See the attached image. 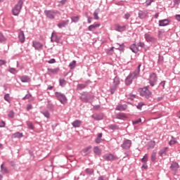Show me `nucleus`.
Here are the masks:
<instances>
[{"instance_id":"1","label":"nucleus","mask_w":180,"mask_h":180,"mask_svg":"<svg viewBox=\"0 0 180 180\" xmlns=\"http://www.w3.org/2000/svg\"><path fill=\"white\" fill-rule=\"evenodd\" d=\"M141 68V64H139L134 72L130 73L125 79V84L129 86L133 84V79H136L140 75V68Z\"/></svg>"},{"instance_id":"2","label":"nucleus","mask_w":180,"mask_h":180,"mask_svg":"<svg viewBox=\"0 0 180 180\" xmlns=\"http://www.w3.org/2000/svg\"><path fill=\"white\" fill-rule=\"evenodd\" d=\"M25 0H19L18 3L14 6L12 9V14L14 16H19L20 11H22V8L23 7V4Z\"/></svg>"},{"instance_id":"3","label":"nucleus","mask_w":180,"mask_h":180,"mask_svg":"<svg viewBox=\"0 0 180 180\" xmlns=\"http://www.w3.org/2000/svg\"><path fill=\"white\" fill-rule=\"evenodd\" d=\"M139 93L141 96H144L146 99H150V98L153 97V93L148 89V86L140 89Z\"/></svg>"},{"instance_id":"4","label":"nucleus","mask_w":180,"mask_h":180,"mask_svg":"<svg viewBox=\"0 0 180 180\" xmlns=\"http://www.w3.org/2000/svg\"><path fill=\"white\" fill-rule=\"evenodd\" d=\"M81 95L82 96H80V99L82 102L89 103L94 99V96L89 94V93L86 91L82 92Z\"/></svg>"},{"instance_id":"5","label":"nucleus","mask_w":180,"mask_h":180,"mask_svg":"<svg viewBox=\"0 0 180 180\" xmlns=\"http://www.w3.org/2000/svg\"><path fill=\"white\" fill-rule=\"evenodd\" d=\"M55 96L58 98V100L59 101V102H60V103H62V105H65V103H67L68 101V99H67V96H65V94L61 92L56 91L55 93Z\"/></svg>"},{"instance_id":"6","label":"nucleus","mask_w":180,"mask_h":180,"mask_svg":"<svg viewBox=\"0 0 180 180\" xmlns=\"http://www.w3.org/2000/svg\"><path fill=\"white\" fill-rule=\"evenodd\" d=\"M58 13V11L57 10H45L44 14L49 19H55L56 15Z\"/></svg>"},{"instance_id":"7","label":"nucleus","mask_w":180,"mask_h":180,"mask_svg":"<svg viewBox=\"0 0 180 180\" xmlns=\"http://www.w3.org/2000/svg\"><path fill=\"white\" fill-rule=\"evenodd\" d=\"M131 140L130 139H125L124 140L122 144L121 145L122 148L124 150H129L131 147Z\"/></svg>"},{"instance_id":"8","label":"nucleus","mask_w":180,"mask_h":180,"mask_svg":"<svg viewBox=\"0 0 180 180\" xmlns=\"http://www.w3.org/2000/svg\"><path fill=\"white\" fill-rule=\"evenodd\" d=\"M43 46L44 45L41 42L37 41H32V47H34L35 50L41 51V50H43Z\"/></svg>"},{"instance_id":"9","label":"nucleus","mask_w":180,"mask_h":180,"mask_svg":"<svg viewBox=\"0 0 180 180\" xmlns=\"http://www.w3.org/2000/svg\"><path fill=\"white\" fill-rule=\"evenodd\" d=\"M149 82L151 86H154V85H155V82H157V75L155 73H152L150 75Z\"/></svg>"},{"instance_id":"10","label":"nucleus","mask_w":180,"mask_h":180,"mask_svg":"<svg viewBox=\"0 0 180 180\" xmlns=\"http://www.w3.org/2000/svg\"><path fill=\"white\" fill-rule=\"evenodd\" d=\"M103 158L105 160V161H115V160H116V157L112 153H108L104 155L103 156Z\"/></svg>"},{"instance_id":"11","label":"nucleus","mask_w":180,"mask_h":180,"mask_svg":"<svg viewBox=\"0 0 180 180\" xmlns=\"http://www.w3.org/2000/svg\"><path fill=\"white\" fill-rule=\"evenodd\" d=\"M144 38L148 43H154L155 41V38L148 33L144 34Z\"/></svg>"},{"instance_id":"12","label":"nucleus","mask_w":180,"mask_h":180,"mask_svg":"<svg viewBox=\"0 0 180 180\" xmlns=\"http://www.w3.org/2000/svg\"><path fill=\"white\" fill-rule=\"evenodd\" d=\"M68 23H70V20H63L59 22L57 26L59 29H63V27H67V26H68Z\"/></svg>"},{"instance_id":"13","label":"nucleus","mask_w":180,"mask_h":180,"mask_svg":"<svg viewBox=\"0 0 180 180\" xmlns=\"http://www.w3.org/2000/svg\"><path fill=\"white\" fill-rule=\"evenodd\" d=\"M147 16H148V13L147 11H140L138 13V18H139V19H146Z\"/></svg>"},{"instance_id":"14","label":"nucleus","mask_w":180,"mask_h":180,"mask_svg":"<svg viewBox=\"0 0 180 180\" xmlns=\"http://www.w3.org/2000/svg\"><path fill=\"white\" fill-rule=\"evenodd\" d=\"M127 109V105L126 104H120L116 106L115 110H119L120 112H122L124 110H126Z\"/></svg>"},{"instance_id":"15","label":"nucleus","mask_w":180,"mask_h":180,"mask_svg":"<svg viewBox=\"0 0 180 180\" xmlns=\"http://www.w3.org/2000/svg\"><path fill=\"white\" fill-rule=\"evenodd\" d=\"M126 29H127L126 25L120 26V25H116L115 28L116 32H124Z\"/></svg>"},{"instance_id":"16","label":"nucleus","mask_w":180,"mask_h":180,"mask_svg":"<svg viewBox=\"0 0 180 180\" xmlns=\"http://www.w3.org/2000/svg\"><path fill=\"white\" fill-rule=\"evenodd\" d=\"M169 25V19H165V20H159V26H168Z\"/></svg>"},{"instance_id":"17","label":"nucleus","mask_w":180,"mask_h":180,"mask_svg":"<svg viewBox=\"0 0 180 180\" xmlns=\"http://www.w3.org/2000/svg\"><path fill=\"white\" fill-rule=\"evenodd\" d=\"M18 39L20 43H23L25 41V32L23 31H20L18 33Z\"/></svg>"},{"instance_id":"18","label":"nucleus","mask_w":180,"mask_h":180,"mask_svg":"<svg viewBox=\"0 0 180 180\" xmlns=\"http://www.w3.org/2000/svg\"><path fill=\"white\" fill-rule=\"evenodd\" d=\"M116 119H119L120 120H124L127 117L123 112H119L115 115Z\"/></svg>"},{"instance_id":"19","label":"nucleus","mask_w":180,"mask_h":180,"mask_svg":"<svg viewBox=\"0 0 180 180\" xmlns=\"http://www.w3.org/2000/svg\"><path fill=\"white\" fill-rule=\"evenodd\" d=\"M167 152H168V147H165L159 151V155L160 157H164L167 155Z\"/></svg>"},{"instance_id":"20","label":"nucleus","mask_w":180,"mask_h":180,"mask_svg":"<svg viewBox=\"0 0 180 180\" xmlns=\"http://www.w3.org/2000/svg\"><path fill=\"white\" fill-rule=\"evenodd\" d=\"M178 168H179L178 162H174L171 164L170 169H172V171H178Z\"/></svg>"},{"instance_id":"21","label":"nucleus","mask_w":180,"mask_h":180,"mask_svg":"<svg viewBox=\"0 0 180 180\" xmlns=\"http://www.w3.org/2000/svg\"><path fill=\"white\" fill-rule=\"evenodd\" d=\"M81 124H82V122L79 120H76L72 123V126L75 128L81 127Z\"/></svg>"},{"instance_id":"22","label":"nucleus","mask_w":180,"mask_h":180,"mask_svg":"<svg viewBox=\"0 0 180 180\" xmlns=\"http://www.w3.org/2000/svg\"><path fill=\"white\" fill-rule=\"evenodd\" d=\"M91 117L94 119V120H102L103 115L102 114H94L91 115Z\"/></svg>"},{"instance_id":"23","label":"nucleus","mask_w":180,"mask_h":180,"mask_svg":"<svg viewBox=\"0 0 180 180\" xmlns=\"http://www.w3.org/2000/svg\"><path fill=\"white\" fill-rule=\"evenodd\" d=\"M58 71H60V69L58 68H48V72L49 74L56 75L58 73Z\"/></svg>"},{"instance_id":"24","label":"nucleus","mask_w":180,"mask_h":180,"mask_svg":"<svg viewBox=\"0 0 180 180\" xmlns=\"http://www.w3.org/2000/svg\"><path fill=\"white\" fill-rule=\"evenodd\" d=\"M91 148H92V146H89L87 148H84L82 150V154L83 155H88V154H89L91 152L89 151V150H91Z\"/></svg>"},{"instance_id":"25","label":"nucleus","mask_w":180,"mask_h":180,"mask_svg":"<svg viewBox=\"0 0 180 180\" xmlns=\"http://www.w3.org/2000/svg\"><path fill=\"white\" fill-rule=\"evenodd\" d=\"M51 41L52 43L54 41H56V42L58 41V36H57V34L52 32L51 37Z\"/></svg>"},{"instance_id":"26","label":"nucleus","mask_w":180,"mask_h":180,"mask_svg":"<svg viewBox=\"0 0 180 180\" xmlns=\"http://www.w3.org/2000/svg\"><path fill=\"white\" fill-rule=\"evenodd\" d=\"M99 26H101V24H99V23H97L96 25H91L89 26L88 30H89L90 32H94V30L97 29V27H99Z\"/></svg>"},{"instance_id":"27","label":"nucleus","mask_w":180,"mask_h":180,"mask_svg":"<svg viewBox=\"0 0 180 180\" xmlns=\"http://www.w3.org/2000/svg\"><path fill=\"white\" fill-rule=\"evenodd\" d=\"M12 137L13 139H22V137H23V134L20 132H15L13 134Z\"/></svg>"},{"instance_id":"28","label":"nucleus","mask_w":180,"mask_h":180,"mask_svg":"<svg viewBox=\"0 0 180 180\" xmlns=\"http://www.w3.org/2000/svg\"><path fill=\"white\" fill-rule=\"evenodd\" d=\"M150 160L152 161V162H155V161L157 160V152L153 150L151 156H150Z\"/></svg>"},{"instance_id":"29","label":"nucleus","mask_w":180,"mask_h":180,"mask_svg":"<svg viewBox=\"0 0 180 180\" xmlns=\"http://www.w3.org/2000/svg\"><path fill=\"white\" fill-rule=\"evenodd\" d=\"M130 49L131 50V51L133 53H139V48H137V45L136 44H133L131 46H130Z\"/></svg>"},{"instance_id":"30","label":"nucleus","mask_w":180,"mask_h":180,"mask_svg":"<svg viewBox=\"0 0 180 180\" xmlns=\"http://www.w3.org/2000/svg\"><path fill=\"white\" fill-rule=\"evenodd\" d=\"M1 174H8L9 171L6 167L4 166V164L1 165Z\"/></svg>"},{"instance_id":"31","label":"nucleus","mask_w":180,"mask_h":180,"mask_svg":"<svg viewBox=\"0 0 180 180\" xmlns=\"http://www.w3.org/2000/svg\"><path fill=\"white\" fill-rule=\"evenodd\" d=\"M100 11H101V10L99 8H97L94 12V19L96 20H99V16L98 15H99Z\"/></svg>"},{"instance_id":"32","label":"nucleus","mask_w":180,"mask_h":180,"mask_svg":"<svg viewBox=\"0 0 180 180\" xmlns=\"http://www.w3.org/2000/svg\"><path fill=\"white\" fill-rule=\"evenodd\" d=\"M85 88H86V84H79L77 86V91H82V89H85Z\"/></svg>"},{"instance_id":"33","label":"nucleus","mask_w":180,"mask_h":180,"mask_svg":"<svg viewBox=\"0 0 180 180\" xmlns=\"http://www.w3.org/2000/svg\"><path fill=\"white\" fill-rule=\"evenodd\" d=\"M21 82H29L30 81V78L29 76L24 75L20 77Z\"/></svg>"},{"instance_id":"34","label":"nucleus","mask_w":180,"mask_h":180,"mask_svg":"<svg viewBox=\"0 0 180 180\" xmlns=\"http://www.w3.org/2000/svg\"><path fill=\"white\" fill-rule=\"evenodd\" d=\"M72 23H78L79 22V16H72L71 17Z\"/></svg>"},{"instance_id":"35","label":"nucleus","mask_w":180,"mask_h":180,"mask_svg":"<svg viewBox=\"0 0 180 180\" xmlns=\"http://www.w3.org/2000/svg\"><path fill=\"white\" fill-rule=\"evenodd\" d=\"M113 84L115 86H117V85H119V84H120V79L119 78V77L116 76L114 79H113Z\"/></svg>"},{"instance_id":"36","label":"nucleus","mask_w":180,"mask_h":180,"mask_svg":"<svg viewBox=\"0 0 180 180\" xmlns=\"http://www.w3.org/2000/svg\"><path fill=\"white\" fill-rule=\"evenodd\" d=\"M94 153L96 154V155H101V148H99V147L98 146H95L94 148Z\"/></svg>"},{"instance_id":"37","label":"nucleus","mask_w":180,"mask_h":180,"mask_svg":"<svg viewBox=\"0 0 180 180\" xmlns=\"http://www.w3.org/2000/svg\"><path fill=\"white\" fill-rule=\"evenodd\" d=\"M108 129H110V130H119V126L116 124H110L108 125Z\"/></svg>"},{"instance_id":"38","label":"nucleus","mask_w":180,"mask_h":180,"mask_svg":"<svg viewBox=\"0 0 180 180\" xmlns=\"http://www.w3.org/2000/svg\"><path fill=\"white\" fill-rule=\"evenodd\" d=\"M59 84L60 86L64 87L65 85H67V81H65L64 79H60Z\"/></svg>"},{"instance_id":"39","label":"nucleus","mask_w":180,"mask_h":180,"mask_svg":"<svg viewBox=\"0 0 180 180\" xmlns=\"http://www.w3.org/2000/svg\"><path fill=\"white\" fill-rule=\"evenodd\" d=\"M7 39L4 36V34L0 32V43H5Z\"/></svg>"},{"instance_id":"40","label":"nucleus","mask_w":180,"mask_h":180,"mask_svg":"<svg viewBox=\"0 0 180 180\" xmlns=\"http://www.w3.org/2000/svg\"><path fill=\"white\" fill-rule=\"evenodd\" d=\"M69 67H70V70H72L73 68H75V67H77V61L72 60V61L69 64Z\"/></svg>"},{"instance_id":"41","label":"nucleus","mask_w":180,"mask_h":180,"mask_svg":"<svg viewBox=\"0 0 180 180\" xmlns=\"http://www.w3.org/2000/svg\"><path fill=\"white\" fill-rule=\"evenodd\" d=\"M178 141H176V139L174 137L172 136V139L169 141V146H174V144H176Z\"/></svg>"},{"instance_id":"42","label":"nucleus","mask_w":180,"mask_h":180,"mask_svg":"<svg viewBox=\"0 0 180 180\" xmlns=\"http://www.w3.org/2000/svg\"><path fill=\"white\" fill-rule=\"evenodd\" d=\"M147 161H148V154H145L143 158L141 159V162L147 164Z\"/></svg>"},{"instance_id":"43","label":"nucleus","mask_w":180,"mask_h":180,"mask_svg":"<svg viewBox=\"0 0 180 180\" xmlns=\"http://www.w3.org/2000/svg\"><path fill=\"white\" fill-rule=\"evenodd\" d=\"M41 113L45 117H46V119H50V112H49V111L45 110L41 112Z\"/></svg>"},{"instance_id":"44","label":"nucleus","mask_w":180,"mask_h":180,"mask_svg":"<svg viewBox=\"0 0 180 180\" xmlns=\"http://www.w3.org/2000/svg\"><path fill=\"white\" fill-rule=\"evenodd\" d=\"M85 172L87 175H92V174H94V169L87 168L85 169Z\"/></svg>"},{"instance_id":"45","label":"nucleus","mask_w":180,"mask_h":180,"mask_svg":"<svg viewBox=\"0 0 180 180\" xmlns=\"http://www.w3.org/2000/svg\"><path fill=\"white\" fill-rule=\"evenodd\" d=\"M27 126L30 130H33L34 129V127L33 126V123H32V122H27Z\"/></svg>"},{"instance_id":"46","label":"nucleus","mask_w":180,"mask_h":180,"mask_svg":"<svg viewBox=\"0 0 180 180\" xmlns=\"http://www.w3.org/2000/svg\"><path fill=\"white\" fill-rule=\"evenodd\" d=\"M148 147L149 148H154V147H155V141H150Z\"/></svg>"},{"instance_id":"47","label":"nucleus","mask_w":180,"mask_h":180,"mask_svg":"<svg viewBox=\"0 0 180 180\" xmlns=\"http://www.w3.org/2000/svg\"><path fill=\"white\" fill-rule=\"evenodd\" d=\"M4 101H6V102H8V103H11V97L9 96V94H5Z\"/></svg>"},{"instance_id":"48","label":"nucleus","mask_w":180,"mask_h":180,"mask_svg":"<svg viewBox=\"0 0 180 180\" xmlns=\"http://www.w3.org/2000/svg\"><path fill=\"white\" fill-rule=\"evenodd\" d=\"M144 105H146L143 102H140L138 103V105H136L137 109H139V110H141V108H143L144 106Z\"/></svg>"},{"instance_id":"49","label":"nucleus","mask_w":180,"mask_h":180,"mask_svg":"<svg viewBox=\"0 0 180 180\" xmlns=\"http://www.w3.org/2000/svg\"><path fill=\"white\" fill-rule=\"evenodd\" d=\"M117 89V86H115L113 87L110 88V93L112 95H113V94H115V92H116V89Z\"/></svg>"},{"instance_id":"50","label":"nucleus","mask_w":180,"mask_h":180,"mask_svg":"<svg viewBox=\"0 0 180 180\" xmlns=\"http://www.w3.org/2000/svg\"><path fill=\"white\" fill-rule=\"evenodd\" d=\"M8 117H10V119H13L15 117V112L13 110L10 111L8 113Z\"/></svg>"},{"instance_id":"51","label":"nucleus","mask_w":180,"mask_h":180,"mask_svg":"<svg viewBox=\"0 0 180 180\" xmlns=\"http://www.w3.org/2000/svg\"><path fill=\"white\" fill-rule=\"evenodd\" d=\"M138 47H142V49H144V47H146V44H144V42H139L136 45Z\"/></svg>"},{"instance_id":"52","label":"nucleus","mask_w":180,"mask_h":180,"mask_svg":"<svg viewBox=\"0 0 180 180\" xmlns=\"http://www.w3.org/2000/svg\"><path fill=\"white\" fill-rule=\"evenodd\" d=\"M131 16V15L130 13H127L124 15V19H126V20H128V19H130Z\"/></svg>"},{"instance_id":"53","label":"nucleus","mask_w":180,"mask_h":180,"mask_svg":"<svg viewBox=\"0 0 180 180\" xmlns=\"http://www.w3.org/2000/svg\"><path fill=\"white\" fill-rule=\"evenodd\" d=\"M116 46H119V47L117 48V50H123V49H124V44H117Z\"/></svg>"},{"instance_id":"54","label":"nucleus","mask_w":180,"mask_h":180,"mask_svg":"<svg viewBox=\"0 0 180 180\" xmlns=\"http://www.w3.org/2000/svg\"><path fill=\"white\" fill-rule=\"evenodd\" d=\"M153 2H154V0H146V6H150V5H151V4H153Z\"/></svg>"},{"instance_id":"55","label":"nucleus","mask_w":180,"mask_h":180,"mask_svg":"<svg viewBox=\"0 0 180 180\" xmlns=\"http://www.w3.org/2000/svg\"><path fill=\"white\" fill-rule=\"evenodd\" d=\"M174 6H176V8H178L179 4H180V0H173Z\"/></svg>"},{"instance_id":"56","label":"nucleus","mask_w":180,"mask_h":180,"mask_svg":"<svg viewBox=\"0 0 180 180\" xmlns=\"http://www.w3.org/2000/svg\"><path fill=\"white\" fill-rule=\"evenodd\" d=\"M8 72H11V74H15L16 72V69L11 68L8 69Z\"/></svg>"},{"instance_id":"57","label":"nucleus","mask_w":180,"mask_h":180,"mask_svg":"<svg viewBox=\"0 0 180 180\" xmlns=\"http://www.w3.org/2000/svg\"><path fill=\"white\" fill-rule=\"evenodd\" d=\"M30 98H32V94H28L27 95H25V97L22 98L23 101H25V99H30Z\"/></svg>"},{"instance_id":"58","label":"nucleus","mask_w":180,"mask_h":180,"mask_svg":"<svg viewBox=\"0 0 180 180\" xmlns=\"http://www.w3.org/2000/svg\"><path fill=\"white\" fill-rule=\"evenodd\" d=\"M138 123H141V118H139V119H138V120H136L132 122V124H138Z\"/></svg>"},{"instance_id":"59","label":"nucleus","mask_w":180,"mask_h":180,"mask_svg":"<svg viewBox=\"0 0 180 180\" xmlns=\"http://www.w3.org/2000/svg\"><path fill=\"white\" fill-rule=\"evenodd\" d=\"M5 126H6V123L5 122V121H1L0 122V127H5Z\"/></svg>"},{"instance_id":"60","label":"nucleus","mask_w":180,"mask_h":180,"mask_svg":"<svg viewBox=\"0 0 180 180\" xmlns=\"http://www.w3.org/2000/svg\"><path fill=\"white\" fill-rule=\"evenodd\" d=\"M5 64H6V60L0 59V67H2V65H5Z\"/></svg>"},{"instance_id":"61","label":"nucleus","mask_w":180,"mask_h":180,"mask_svg":"<svg viewBox=\"0 0 180 180\" xmlns=\"http://www.w3.org/2000/svg\"><path fill=\"white\" fill-rule=\"evenodd\" d=\"M166 81H162L160 83V86H162L164 89V88H165V84H166Z\"/></svg>"},{"instance_id":"62","label":"nucleus","mask_w":180,"mask_h":180,"mask_svg":"<svg viewBox=\"0 0 180 180\" xmlns=\"http://www.w3.org/2000/svg\"><path fill=\"white\" fill-rule=\"evenodd\" d=\"M96 143L97 144H99L100 143H102V139H101V138H96V140H95Z\"/></svg>"},{"instance_id":"63","label":"nucleus","mask_w":180,"mask_h":180,"mask_svg":"<svg viewBox=\"0 0 180 180\" xmlns=\"http://www.w3.org/2000/svg\"><path fill=\"white\" fill-rule=\"evenodd\" d=\"M49 64H54L56 63V59L52 58L48 61Z\"/></svg>"},{"instance_id":"64","label":"nucleus","mask_w":180,"mask_h":180,"mask_svg":"<svg viewBox=\"0 0 180 180\" xmlns=\"http://www.w3.org/2000/svg\"><path fill=\"white\" fill-rule=\"evenodd\" d=\"M98 180H106V177H105V176H101L98 177Z\"/></svg>"}]
</instances>
